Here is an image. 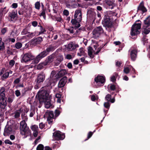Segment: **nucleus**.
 Listing matches in <instances>:
<instances>
[{"mask_svg":"<svg viewBox=\"0 0 150 150\" xmlns=\"http://www.w3.org/2000/svg\"><path fill=\"white\" fill-rule=\"evenodd\" d=\"M47 87H43L38 93V100L40 103H44L45 107L46 108H49L51 105L50 103L51 96L49 95L50 91L49 90H45Z\"/></svg>","mask_w":150,"mask_h":150,"instance_id":"f257e3e1","label":"nucleus"},{"mask_svg":"<svg viewBox=\"0 0 150 150\" xmlns=\"http://www.w3.org/2000/svg\"><path fill=\"white\" fill-rule=\"evenodd\" d=\"M81 12L80 10L77 9L75 11L74 18L72 19L71 22L74 26L75 28H77L80 26L79 23L82 20Z\"/></svg>","mask_w":150,"mask_h":150,"instance_id":"f03ea898","label":"nucleus"},{"mask_svg":"<svg viewBox=\"0 0 150 150\" xmlns=\"http://www.w3.org/2000/svg\"><path fill=\"white\" fill-rule=\"evenodd\" d=\"M141 22L138 20L135 21L132 25L131 29V34L132 36L135 35L140 33V29L141 28Z\"/></svg>","mask_w":150,"mask_h":150,"instance_id":"7ed1b4c3","label":"nucleus"},{"mask_svg":"<svg viewBox=\"0 0 150 150\" xmlns=\"http://www.w3.org/2000/svg\"><path fill=\"white\" fill-rule=\"evenodd\" d=\"M98 45L97 43H96L95 45H93L95 50H94L91 47H88V54L91 58H93L94 54H97L100 52L102 47H100L97 48Z\"/></svg>","mask_w":150,"mask_h":150,"instance_id":"20e7f679","label":"nucleus"},{"mask_svg":"<svg viewBox=\"0 0 150 150\" xmlns=\"http://www.w3.org/2000/svg\"><path fill=\"white\" fill-rule=\"evenodd\" d=\"M144 21V24L143 28V32L147 34L150 32V16L147 17Z\"/></svg>","mask_w":150,"mask_h":150,"instance_id":"39448f33","label":"nucleus"},{"mask_svg":"<svg viewBox=\"0 0 150 150\" xmlns=\"http://www.w3.org/2000/svg\"><path fill=\"white\" fill-rule=\"evenodd\" d=\"M20 128L21 130V134L22 135H28L30 133V131L26 122H20Z\"/></svg>","mask_w":150,"mask_h":150,"instance_id":"423d86ee","label":"nucleus"},{"mask_svg":"<svg viewBox=\"0 0 150 150\" xmlns=\"http://www.w3.org/2000/svg\"><path fill=\"white\" fill-rule=\"evenodd\" d=\"M22 62H27L35 59V57L30 52H28L21 55Z\"/></svg>","mask_w":150,"mask_h":150,"instance_id":"0eeeda50","label":"nucleus"},{"mask_svg":"<svg viewBox=\"0 0 150 150\" xmlns=\"http://www.w3.org/2000/svg\"><path fill=\"white\" fill-rule=\"evenodd\" d=\"M130 57L132 60L134 61L137 57V49L136 46L131 47L129 50Z\"/></svg>","mask_w":150,"mask_h":150,"instance_id":"6e6552de","label":"nucleus"},{"mask_svg":"<svg viewBox=\"0 0 150 150\" xmlns=\"http://www.w3.org/2000/svg\"><path fill=\"white\" fill-rule=\"evenodd\" d=\"M103 32V30L101 27H97L93 31V37L94 38H98Z\"/></svg>","mask_w":150,"mask_h":150,"instance_id":"1a4fd4ad","label":"nucleus"},{"mask_svg":"<svg viewBox=\"0 0 150 150\" xmlns=\"http://www.w3.org/2000/svg\"><path fill=\"white\" fill-rule=\"evenodd\" d=\"M95 81L96 84L98 86H100L103 85L105 81V78L103 76L98 75L95 78Z\"/></svg>","mask_w":150,"mask_h":150,"instance_id":"9d476101","label":"nucleus"},{"mask_svg":"<svg viewBox=\"0 0 150 150\" xmlns=\"http://www.w3.org/2000/svg\"><path fill=\"white\" fill-rule=\"evenodd\" d=\"M61 132L59 131H56L53 134V137L55 140H62L65 137V136L64 134H61Z\"/></svg>","mask_w":150,"mask_h":150,"instance_id":"9b49d317","label":"nucleus"},{"mask_svg":"<svg viewBox=\"0 0 150 150\" xmlns=\"http://www.w3.org/2000/svg\"><path fill=\"white\" fill-rule=\"evenodd\" d=\"M5 93V88L1 87L0 89V103L1 104H4V101L6 102Z\"/></svg>","mask_w":150,"mask_h":150,"instance_id":"f8f14e48","label":"nucleus"},{"mask_svg":"<svg viewBox=\"0 0 150 150\" xmlns=\"http://www.w3.org/2000/svg\"><path fill=\"white\" fill-rule=\"evenodd\" d=\"M8 17L11 21L15 22L17 19V11L13 10L8 13Z\"/></svg>","mask_w":150,"mask_h":150,"instance_id":"ddd939ff","label":"nucleus"},{"mask_svg":"<svg viewBox=\"0 0 150 150\" xmlns=\"http://www.w3.org/2000/svg\"><path fill=\"white\" fill-rule=\"evenodd\" d=\"M112 19L110 17L105 16L104 17V20L103 22L105 26L110 27L112 25Z\"/></svg>","mask_w":150,"mask_h":150,"instance_id":"4468645a","label":"nucleus"},{"mask_svg":"<svg viewBox=\"0 0 150 150\" xmlns=\"http://www.w3.org/2000/svg\"><path fill=\"white\" fill-rule=\"evenodd\" d=\"M47 54L48 53L46 52V50L43 51L37 56L36 59L34 60V62L36 64L38 63L41 59L45 57Z\"/></svg>","mask_w":150,"mask_h":150,"instance_id":"2eb2a0df","label":"nucleus"},{"mask_svg":"<svg viewBox=\"0 0 150 150\" xmlns=\"http://www.w3.org/2000/svg\"><path fill=\"white\" fill-rule=\"evenodd\" d=\"M67 7L69 8H74L76 5L74 1L71 0H66L65 1Z\"/></svg>","mask_w":150,"mask_h":150,"instance_id":"dca6fc26","label":"nucleus"},{"mask_svg":"<svg viewBox=\"0 0 150 150\" xmlns=\"http://www.w3.org/2000/svg\"><path fill=\"white\" fill-rule=\"evenodd\" d=\"M67 79L66 76L64 77L59 81L58 84V87L59 88L63 87L66 84Z\"/></svg>","mask_w":150,"mask_h":150,"instance_id":"f3484780","label":"nucleus"},{"mask_svg":"<svg viewBox=\"0 0 150 150\" xmlns=\"http://www.w3.org/2000/svg\"><path fill=\"white\" fill-rule=\"evenodd\" d=\"M45 75L43 73H40L39 74L37 77V83H39L42 82L45 79Z\"/></svg>","mask_w":150,"mask_h":150,"instance_id":"a211bd4d","label":"nucleus"},{"mask_svg":"<svg viewBox=\"0 0 150 150\" xmlns=\"http://www.w3.org/2000/svg\"><path fill=\"white\" fill-rule=\"evenodd\" d=\"M105 3L109 6H112L111 8L112 9L113 8L114 6L116 5L115 3V1L114 0H105Z\"/></svg>","mask_w":150,"mask_h":150,"instance_id":"6ab92c4d","label":"nucleus"},{"mask_svg":"<svg viewBox=\"0 0 150 150\" xmlns=\"http://www.w3.org/2000/svg\"><path fill=\"white\" fill-rule=\"evenodd\" d=\"M141 11L143 12H145L146 11V8L144 7L143 2L140 3L138 7L137 11Z\"/></svg>","mask_w":150,"mask_h":150,"instance_id":"aec40b11","label":"nucleus"},{"mask_svg":"<svg viewBox=\"0 0 150 150\" xmlns=\"http://www.w3.org/2000/svg\"><path fill=\"white\" fill-rule=\"evenodd\" d=\"M23 111V109L22 108H21L19 110H17L15 111L13 113L14 115V117L15 118H17L18 117L20 116L21 113Z\"/></svg>","mask_w":150,"mask_h":150,"instance_id":"412c9836","label":"nucleus"},{"mask_svg":"<svg viewBox=\"0 0 150 150\" xmlns=\"http://www.w3.org/2000/svg\"><path fill=\"white\" fill-rule=\"evenodd\" d=\"M12 131V129L10 127H8L6 129H5L4 133V136L8 135L11 133Z\"/></svg>","mask_w":150,"mask_h":150,"instance_id":"4be33fe9","label":"nucleus"},{"mask_svg":"<svg viewBox=\"0 0 150 150\" xmlns=\"http://www.w3.org/2000/svg\"><path fill=\"white\" fill-rule=\"evenodd\" d=\"M105 99L108 102L110 101L111 103H114L115 101L114 98L111 99V96L110 94L107 95L105 97Z\"/></svg>","mask_w":150,"mask_h":150,"instance_id":"5701e85b","label":"nucleus"},{"mask_svg":"<svg viewBox=\"0 0 150 150\" xmlns=\"http://www.w3.org/2000/svg\"><path fill=\"white\" fill-rule=\"evenodd\" d=\"M53 57L52 56L50 55L47 57V59L45 61V65H47L49 63H50L53 61Z\"/></svg>","mask_w":150,"mask_h":150,"instance_id":"b1692460","label":"nucleus"},{"mask_svg":"<svg viewBox=\"0 0 150 150\" xmlns=\"http://www.w3.org/2000/svg\"><path fill=\"white\" fill-rule=\"evenodd\" d=\"M132 67L129 65H127L126 67H125L123 70V72L126 74H127L129 72L130 70H131Z\"/></svg>","mask_w":150,"mask_h":150,"instance_id":"393cba45","label":"nucleus"},{"mask_svg":"<svg viewBox=\"0 0 150 150\" xmlns=\"http://www.w3.org/2000/svg\"><path fill=\"white\" fill-rule=\"evenodd\" d=\"M42 41V38L41 37H39L34 39L33 41L34 43L35 44H40Z\"/></svg>","mask_w":150,"mask_h":150,"instance_id":"a878e982","label":"nucleus"},{"mask_svg":"<svg viewBox=\"0 0 150 150\" xmlns=\"http://www.w3.org/2000/svg\"><path fill=\"white\" fill-rule=\"evenodd\" d=\"M67 73V71L65 69H62L59 71L58 73L59 77L62 76Z\"/></svg>","mask_w":150,"mask_h":150,"instance_id":"bb28decb","label":"nucleus"},{"mask_svg":"<svg viewBox=\"0 0 150 150\" xmlns=\"http://www.w3.org/2000/svg\"><path fill=\"white\" fill-rule=\"evenodd\" d=\"M76 47V45L72 42L69 44L68 46V48L70 50H72L75 49Z\"/></svg>","mask_w":150,"mask_h":150,"instance_id":"cd10ccee","label":"nucleus"},{"mask_svg":"<svg viewBox=\"0 0 150 150\" xmlns=\"http://www.w3.org/2000/svg\"><path fill=\"white\" fill-rule=\"evenodd\" d=\"M46 9L44 8H42L41 11V12L39 15L40 17L43 16L45 19H46L45 11Z\"/></svg>","mask_w":150,"mask_h":150,"instance_id":"c85d7f7f","label":"nucleus"},{"mask_svg":"<svg viewBox=\"0 0 150 150\" xmlns=\"http://www.w3.org/2000/svg\"><path fill=\"white\" fill-rule=\"evenodd\" d=\"M54 50L55 48L54 47L52 46H50L46 49L45 50L48 54L49 52H52Z\"/></svg>","mask_w":150,"mask_h":150,"instance_id":"c756f323","label":"nucleus"},{"mask_svg":"<svg viewBox=\"0 0 150 150\" xmlns=\"http://www.w3.org/2000/svg\"><path fill=\"white\" fill-rule=\"evenodd\" d=\"M118 76V74L117 73H114L113 75L111 77V81L112 82H114L115 81L116 79Z\"/></svg>","mask_w":150,"mask_h":150,"instance_id":"7c9ffc66","label":"nucleus"},{"mask_svg":"<svg viewBox=\"0 0 150 150\" xmlns=\"http://www.w3.org/2000/svg\"><path fill=\"white\" fill-rule=\"evenodd\" d=\"M4 43L2 41V38H0V51L4 50Z\"/></svg>","mask_w":150,"mask_h":150,"instance_id":"2f4dec72","label":"nucleus"},{"mask_svg":"<svg viewBox=\"0 0 150 150\" xmlns=\"http://www.w3.org/2000/svg\"><path fill=\"white\" fill-rule=\"evenodd\" d=\"M45 62H44L42 63L39 64L37 66V68L38 69H42L44 66L46 65H45Z\"/></svg>","mask_w":150,"mask_h":150,"instance_id":"473e14b6","label":"nucleus"},{"mask_svg":"<svg viewBox=\"0 0 150 150\" xmlns=\"http://www.w3.org/2000/svg\"><path fill=\"white\" fill-rule=\"evenodd\" d=\"M36 32L32 33L29 32L27 35V36L29 38H32L35 35Z\"/></svg>","mask_w":150,"mask_h":150,"instance_id":"72a5a7b5","label":"nucleus"},{"mask_svg":"<svg viewBox=\"0 0 150 150\" xmlns=\"http://www.w3.org/2000/svg\"><path fill=\"white\" fill-rule=\"evenodd\" d=\"M84 50L83 48H81L79 49V52L78 53V55L81 56L84 54Z\"/></svg>","mask_w":150,"mask_h":150,"instance_id":"f704fd0d","label":"nucleus"},{"mask_svg":"<svg viewBox=\"0 0 150 150\" xmlns=\"http://www.w3.org/2000/svg\"><path fill=\"white\" fill-rule=\"evenodd\" d=\"M40 31L39 32L38 35L43 34L46 31L45 28H43L42 26H40Z\"/></svg>","mask_w":150,"mask_h":150,"instance_id":"c9c22d12","label":"nucleus"},{"mask_svg":"<svg viewBox=\"0 0 150 150\" xmlns=\"http://www.w3.org/2000/svg\"><path fill=\"white\" fill-rule=\"evenodd\" d=\"M91 99L92 101H94L96 100H97L98 98V96L96 95H91Z\"/></svg>","mask_w":150,"mask_h":150,"instance_id":"e433bc0d","label":"nucleus"},{"mask_svg":"<svg viewBox=\"0 0 150 150\" xmlns=\"http://www.w3.org/2000/svg\"><path fill=\"white\" fill-rule=\"evenodd\" d=\"M22 44L20 42L16 43L15 45V47L17 49H19L22 47Z\"/></svg>","mask_w":150,"mask_h":150,"instance_id":"4c0bfd02","label":"nucleus"},{"mask_svg":"<svg viewBox=\"0 0 150 150\" xmlns=\"http://www.w3.org/2000/svg\"><path fill=\"white\" fill-rule=\"evenodd\" d=\"M9 76L8 73L7 72L4 74L1 77V79L4 80L7 79Z\"/></svg>","mask_w":150,"mask_h":150,"instance_id":"58836bf2","label":"nucleus"},{"mask_svg":"<svg viewBox=\"0 0 150 150\" xmlns=\"http://www.w3.org/2000/svg\"><path fill=\"white\" fill-rule=\"evenodd\" d=\"M63 56L62 55H60L58 56L57 57V61L58 62V63H60L62 61H63Z\"/></svg>","mask_w":150,"mask_h":150,"instance_id":"ea45409f","label":"nucleus"},{"mask_svg":"<svg viewBox=\"0 0 150 150\" xmlns=\"http://www.w3.org/2000/svg\"><path fill=\"white\" fill-rule=\"evenodd\" d=\"M44 146L42 144H39L36 148V150H44Z\"/></svg>","mask_w":150,"mask_h":150,"instance_id":"a19ab883","label":"nucleus"},{"mask_svg":"<svg viewBox=\"0 0 150 150\" xmlns=\"http://www.w3.org/2000/svg\"><path fill=\"white\" fill-rule=\"evenodd\" d=\"M53 115L52 113H50V114L49 116L48 117L47 120L48 121H50V122H52L53 121L52 120L53 118Z\"/></svg>","mask_w":150,"mask_h":150,"instance_id":"79ce46f5","label":"nucleus"},{"mask_svg":"<svg viewBox=\"0 0 150 150\" xmlns=\"http://www.w3.org/2000/svg\"><path fill=\"white\" fill-rule=\"evenodd\" d=\"M35 7L36 9H37L38 10H39L40 9V2L37 1L35 3Z\"/></svg>","mask_w":150,"mask_h":150,"instance_id":"37998d69","label":"nucleus"},{"mask_svg":"<svg viewBox=\"0 0 150 150\" xmlns=\"http://www.w3.org/2000/svg\"><path fill=\"white\" fill-rule=\"evenodd\" d=\"M93 132H92L91 131L89 132H88V133L87 139H85V141H86L88 139L90 138L91 137V136H92L93 134Z\"/></svg>","mask_w":150,"mask_h":150,"instance_id":"c03bdc74","label":"nucleus"},{"mask_svg":"<svg viewBox=\"0 0 150 150\" xmlns=\"http://www.w3.org/2000/svg\"><path fill=\"white\" fill-rule=\"evenodd\" d=\"M110 104L108 102H105L104 104L105 107L108 109L110 108Z\"/></svg>","mask_w":150,"mask_h":150,"instance_id":"a18cd8bd","label":"nucleus"},{"mask_svg":"<svg viewBox=\"0 0 150 150\" xmlns=\"http://www.w3.org/2000/svg\"><path fill=\"white\" fill-rule=\"evenodd\" d=\"M30 117H32L35 113V110L34 109H31L30 110Z\"/></svg>","mask_w":150,"mask_h":150,"instance_id":"49530a36","label":"nucleus"},{"mask_svg":"<svg viewBox=\"0 0 150 150\" xmlns=\"http://www.w3.org/2000/svg\"><path fill=\"white\" fill-rule=\"evenodd\" d=\"M15 62L13 60H11L9 62V65L10 67H12L14 64Z\"/></svg>","mask_w":150,"mask_h":150,"instance_id":"de8ad7c7","label":"nucleus"},{"mask_svg":"<svg viewBox=\"0 0 150 150\" xmlns=\"http://www.w3.org/2000/svg\"><path fill=\"white\" fill-rule=\"evenodd\" d=\"M28 31L27 29H23L21 32V34L23 35H25L28 34Z\"/></svg>","mask_w":150,"mask_h":150,"instance_id":"09e8293b","label":"nucleus"},{"mask_svg":"<svg viewBox=\"0 0 150 150\" xmlns=\"http://www.w3.org/2000/svg\"><path fill=\"white\" fill-rule=\"evenodd\" d=\"M122 63L121 61H120L118 60L116 61V65L118 67H120L122 64Z\"/></svg>","mask_w":150,"mask_h":150,"instance_id":"8fccbe9b","label":"nucleus"},{"mask_svg":"<svg viewBox=\"0 0 150 150\" xmlns=\"http://www.w3.org/2000/svg\"><path fill=\"white\" fill-rule=\"evenodd\" d=\"M13 99V96H10L8 98L7 102L9 103H11Z\"/></svg>","mask_w":150,"mask_h":150,"instance_id":"3c124183","label":"nucleus"},{"mask_svg":"<svg viewBox=\"0 0 150 150\" xmlns=\"http://www.w3.org/2000/svg\"><path fill=\"white\" fill-rule=\"evenodd\" d=\"M67 29L71 33H74V30L73 27H70Z\"/></svg>","mask_w":150,"mask_h":150,"instance_id":"603ef678","label":"nucleus"},{"mask_svg":"<svg viewBox=\"0 0 150 150\" xmlns=\"http://www.w3.org/2000/svg\"><path fill=\"white\" fill-rule=\"evenodd\" d=\"M55 19L57 21L59 22H61L62 21L61 17L59 16L56 17Z\"/></svg>","mask_w":150,"mask_h":150,"instance_id":"864d4df0","label":"nucleus"},{"mask_svg":"<svg viewBox=\"0 0 150 150\" xmlns=\"http://www.w3.org/2000/svg\"><path fill=\"white\" fill-rule=\"evenodd\" d=\"M31 24L34 27H36L38 24V23L37 21H34L32 22Z\"/></svg>","mask_w":150,"mask_h":150,"instance_id":"5fc2aeb1","label":"nucleus"},{"mask_svg":"<svg viewBox=\"0 0 150 150\" xmlns=\"http://www.w3.org/2000/svg\"><path fill=\"white\" fill-rule=\"evenodd\" d=\"M24 11L23 9H20L18 11V13L19 15H23L24 13Z\"/></svg>","mask_w":150,"mask_h":150,"instance_id":"6e6d98bb","label":"nucleus"},{"mask_svg":"<svg viewBox=\"0 0 150 150\" xmlns=\"http://www.w3.org/2000/svg\"><path fill=\"white\" fill-rule=\"evenodd\" d=\"M4 142L6 144H9L10 145H12V142L9 139L6 140L4 141Z\"/></svg>","mask_w":150,"mask_h":150,"instance_id":"4d7b16f0","label":"nucleus"},{"mask_svg":"<svg viewBox=\"0 0 150 150\" xmlns=\"http://www.w3.org/2000/svg\"><path fill=\"white\" fill-rule=\"evenodd\" d=\"M7 31V28H3L1 30V33L4 35Z\"/></svg>","mask_w":150,"mask_h":150,"instance_id":"13d9d810","label":"nucleus"},{"mask_svg":"<svg viewBox=\"0 0 150 150\" xmlns=\"http://www.w3.org/2000/svg\"><path fill=\"white\" fill-rule=\"evenodd\" d=\"M20 81V79L19 78L16 79L13 82L14 84H18L19 83Z\"/></svg>","mask_w":150,"mask_h":150,"instance_id":"bf43d9fd","label":"nucleus"},{"mask_svg":"<svg viewBox=\"0 0 150 150\" xmlns=\"http://www.w3.org/2000/svg\"><path fill=\"white\" fill-rule=\"evenodd\" d=\"M45 126L44 124H43V122H40L39 124V127L40 129H42Z\"/></svg>","mask_w":150,"mask_h":150,"instance_id":"052dcab7","label":"nucleus"},{"mask_svg":"<svg viewBox=\"0 0 150 150\" xmlns=\"http://www.w3.org/2000/svg\"><path fill=\"white\" fill-rule=\"evenodd\" d=\"M15 94L17 97H18L21 95L20 92L19 90H17L15 91Z\"/></svg>","mask_w":150,"mask_h":150,"instance_id":"680f3d73","label":"nucleus"},{"mask_svg":"<svg viewBox=\"0 0 150 150\" xmlns=\"http://www.w3.org/2000/svg\"><path fill=\"white\" fill-rule=\"evenodd\" d=\"M63 13L65 15L67 16L69 14V12L67 10H65L63 11Z\"/></svg>","mask_w":150,"mask_h":150,"instance_id":"e2e57ef3","label":"nucleus"},{"mask_svg":"<svg viewBox=\"0 0 150 150\" xmlns=\"http://www.w3.org/2000/svg\"><path fill=\"white\" fill-rule=\"evenodd\" d=\"M66 58L68 59H70L72 58L71 55L69 54H68L66 56Z\"/></svg>","mask_w":150,"mask_h":150,"instance_id":"0e129e2a","label":"nucleus"},{"mask_svg":"<svg viewBox=\"0 0 150 150\" xmlns=\"http://www.w3.org/2000/svg\"><path fill=\"white\" fill-rule=\"evenodd\" d=\"M11 6L12 8H16L18 6L17 4V3H14Z\"/></svg>","mask_w":150,"mask_h":150,"instance_id":"69168bd1","label":"nucleus"},{"mask_svg":"<svg viewBox=\"0 0 150 150\" xmlns=\"http://www.w3.org/2000/svg\"><path fill=\"white\" fill-rule=\"evenodd\" d=\"M60 114V112L58 110H56L55 111V115L56 116H58Z\"/></svg>","mask_w":150,"mask_h":150,"instance_id":"338daca9","label":"nucleus"},{"mask_svg":"<svg viewBox=\"0 0 150 150\" xmlns=\"http://www.w3.org/2000/svg\"><path fill=\"white\" fill-rule=\"evenodd\" d=\"M110 88L112 90H114L115 89V86L114 85H111L110 86Z\"/></svg>","mask_w":150,"mask_h":150,"instance_id":"774afa93","label":"nucleus"}]
</instances>
